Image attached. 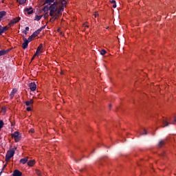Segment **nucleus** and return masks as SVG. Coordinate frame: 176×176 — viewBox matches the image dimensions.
Listing matches in <instances>:
<instances>
[{"instance_id":"obj_1","label":"nucleus","mask_w":176,"mask_h":176,"mask_svg":"<svg viewBox=\"0 0 176 176\" xmlns=\"http://www.w3.org/2000/svg\"><path fill=\"white\" fill-rule=\"evenodd\" d=\"M66 5L67 1L65 0L56 1L50 7L45 6L43 8V12H47V10H50V16L52 17V19H50V21H54L56 19H58V17L63 14L64 8H65Z\"/></svg>"},{"instance_id":"obj_2","label":"nucleus","mask_w":176,"mask_h":176,"mask_svg":"<svg viewBox=\"0 0 176 176\" xmlns=\"http://www.w3.org/2000/svg\"><path fill=\"white\" fill-rule=\"evenodd\" d=\"M13 156H14V148H12L7 152V154L6 155V160L7 162H9V160H10V159H12Z\"/></svg>"},{"instance_id":"obj_3","label":"nucleus","mask_w":176,"mask_h":176,"mask_svg":"<svg viewBox=\"0 0 176 176\" xmlns=\"http://www.w3.org/2000/svg\"><path fill=\"white\" fill-rule=\"evenodd\" d=\"M11 135L12 138H14L15 142H19V141L21 140V135H20V133H19V131H15Z\"/></svg>"},{"instance_id":"obj_4","label":"nucleus","mask_w":176,"mask_h":176,"mask_svg":"<svg viewBox=\"0 0 176 176\" xmlns=\"http://www.w3.org/2000/svg\"><path fill=\"white\" fill-rule=\"evenodd\" d=\"M39 32H41V30H38L36 32H34L32 35H31L28 39H27L28 42L30 43V42H31L34 38H36V36H38V35H39Z\"/></svg>"},{"instance_id":"obj_5","label":"nucleus","mask_w":176,"mask_h":176,"mask_svg":"<svg viewBox=\"0 0 176 176\" xmlns=\"http://www.w3.org/2000/svg\"><path fill=\"white\" fill-rule=\"evenodd\" d=\"M42 47H43V45L41 44L37 50L36 53L34 54V56H38L39 54H41V53H43V50L42 49Z\"/></svg>"},{"instance_id":"obj_6","label":"nucleus","mask_w":176,"mask_h":176,"mask_svg":"<svg viewBox=\"0 0 176 176\" xmlns=\"http://www.w3.org/2000/svg\"><path fill=\"white\" fill-rule=\"evenodd\" d=\"M19 21H20V17H16L10 21L9 25H13V24H16V23H19Z\"/></svg>"},{"instance_id":"obj_7","label":"nucleus","mask_w":176,"mask_h":176,"mask_svg":"<svg viewBox=\"0 0 176 176\" xmlns=\"http://www.w3.org/2000/svg\"><path fill=\"white\" fill-rule=\"evenodd\" d=\"M28 43L27 38H23V43L22 44L23 49H27L28 47Z\"/></svg>"},{"instance_id":"obj_8","label":"nucleus","mask_w":176,"mask_h":176,"mask_svg":"<svg viewBox=\"0 0 176 176\" xmlns=\"http://www.w3.org/2000/svg\"><path fill=\"white\" fill-rule=\"evenodd\" d=\"M30 89L32 91H35L36 90V85L34 82H31L30 84Z\"/></svg>"},{"instance_id":"obj_9","label":"nucleus","mask_w":176,"mask_h":176,"mask_svg":"<svg viewBox=\"0 0 176 176\" xmlns=\"http://www.w3.org/2000/svg\"><path fill=\"white\" fill-rule=\"evenodd\" d=\"M23 175V173L20 172L19 170H15L13 173V176H21Z\"/></svg>"},{"instance_id":"obj_10","label":"nucleus","mask_w":176,"mask_h":176,"mask_svg":"<svg viewBox=\"0 0 176 176\" xmlns=\"http://www.w3.org/2000/svg\"><path fill=\"white\" fill-rule=\"evenodd\" d=\"M8 53H9V50H0V57L1 56H5V54H8Z\"/></svg>"},{"instance_id":"obj_11","label":"nucleus","mask_w":176,"mask_h":176,"mask_svg":"<svg viewBox=\"0 0 176 176\" xmlns=\"http://www.w3.org/2000/svg\"><path fill=\"white\" fill-rule=\"evenodd\" d=\"M27 162H28V157H25V158L21 159L20 160V163H21L22 164H25Z\"/></svg>"},{"instance_id":"obj_12","label":"nucleus","mask_w":176,"mask_h":176,"mask_svg":"<svg viewBox=\"0 0 176 176\" xmlns=\"http://www.w3.org/2000/svg\"><path fill=\"white\" fill-rule=\"evenodd\" d=\"M16 93H17V89H13L10 95V98H13L14 97V94H16Z\"/></svg>"},{"instance_id":"obj_13","label":"nucleus","mask_w":176,"mask_h":176,"mask_svg":"<svg viewBox=\"0 0 176 176\" xmlns=\"http://www.w3.org/2000/svg\"><path fill=\"white\" fill-rule=\"evenodd\" d=\"M35 164V160H32L28 162L29 167H32Z\"/></svg>"},{"instance_id":"obj_14","label":"nucleus","mask_w":176,"mask_h":176,"mask_svg":"<svg viewBox=\"0 0 176 176\" xmlns=\"http://www.w3.org/2000/svg\"><path fill=\"white\" fill-rule=\"evenodd\" d=\"M25 103V105H27V107H30V105H32L34 104V100H30L29 101H26Z\"/></svg>"},{"instance_id":"obj_15","label":"nucleus","mask_w":176,"mask_h":176,"mask_svg":"<svg viewBox=\"0 0 176 176\" xmlns=\"http://www.w3.org/2000/svg\"><path fill=\"white\" fill-rule=\"evenodd\" d=\"M25 10L28 12V14H32L33 13L32 8H26Z\"/></svg>"},{"instance_id":"obj_16","label":"nucleus","mask_w":176,"mask_h":176,"mask_svg":"<svg viewBox=\"0 0 176 176\" xmlns=\"http://www.w3.org/2000/svg\"><path fill=\"white\" fill-rule=\"evenodd\" d=\"M6 15V12L5 11H1L0 12V21L2 20V17H3V16Z\"/></svg>"},{"instance_id":"obj_17","label":"nucleus","mask_w":176,"mask_h":176,"mask_svg":"<svg viewBox=\"0 0 176 176\" xmlns=\"http://www.w3.org/2000/svg\"><path fill=\"white\" fill-rule=\"evenodd\" d=\"M164 144H166V140H160V142L158 143V146L160 147H162L164 146Z\"/></svg>"},{"instance_id":"obj_18","label":"nucleus","mask_w":176,"mask_h":176,"mask_svg":"<svg viewBox=\"0 0 176 176\" xmlns=\"http://www.w3.org/2000/svg\"><path fill=\"white\" fill-rule=\"evenodd\" d=\"M41 19H42V15H40V16L36 15V16H35V18H34V20H35L36 21H39V20H41Z\"/></svg>"},{"instance_id":"obj_19","label":"nucleus","mask_w":176,"mask_h":176,"mask_svg":"<svg viewBox=\"0 0 176 176\" xmlns=\"http://www.w3.org/2000/svg\"><path fill=\"white\" fill-rule=\"evenodd\" d=\"M44 3L43 5H46V3H50L51 2H53L54 0H43Z\"/></svg>"},{"instance_id":"obj_20","label":"nucleus","mask_w":176,"mask_h":176,"mask_svg":"<svg viewBox=\"0 0 176 176\" xmlns=\"http://www.w3.org/2000/svg\"><path fill=\"white\" fill-rule=\"evenodd\" d=\"M17 2H19V3L20 5H23V4L25 3L26 0H17Z\"/></svg>"},{"instance_id":"obj_21","label":"nucleus","mask_w":176,"mask_h":176,"mask_svg":"<svg viewBox=\"0 0 176 176\" xmlns=\"http://www.w3.org/2000/svg\"><path fill=\"white\" fill-rule=\"evenodd\" d=\"M100 54H101L102 56H105V54H107V51H106L105 50H102L100 51Z\"/></svg>"},{"instance_id":"obj_22","label":"nucleus","mask_w":176,"mask_h":176,"mask_svg":"<svg viewBox=\"0 0 176 176\" xmlns=\"http://www.w3.org/2000/svg\"><path fill=\"white\" fill-rule=\"evenodd\" d=\"M163 124H164L163 127H166L168 126V122H167V121H164Z\"/></svg>"},{"instance_id":"obj_23","label":"nucleus","mask_w":176,"mask_h":176,"mask_svg":"<svg viewBox=\"0 0 176 176\" xmlns=\"http://www.w3.org/2000/svg\"><path fill=\"white\" fill-rule=\"evenodd\" d=\"M3 31L5 32V31H8V30H9V28L8 26H6L4 28H2Z\"/></svg>"},{"instance_id":"obj_24","label":"nucleus","mask_w":176,"mask_h":176,"mask_svg":"<svg viewBox=\"0 0 176 176\" xmlns=\"http://www.w3.org/2000/svg\"><path fill=\"white\" fill-rule=\"evenodd\" d=\"M3 32H5L3 31V29H2V27H0V35H2V34H3Z\"/></svg>"},{"instance_id":"obj_25","label":"nucleus","mask_w":176,"mask_h":176,"mask_svg":"<svg viewBox=\"0 0 176 176\" xmlns=\"http://www.w3.org/2000/svg\"><path fill=\"white\" fill-rule=\"evenodd\" d=\"M144 133H142V135H144H144H146L148 134V132L145 129L144 130Z\"/></svg>"},{"instance_id":"obj_26","label":"nucleus","mask_w":176,"mask_h":176,"mask_svg":"<svg viewBox=\"0 0 176 176\" xmlns=\"http://www.w3.org/2000/svg\"><path fill=\"white\" fill-rule=\"evenodd\" d=\"M27 111H28V112H30V111H32V109H31V107H27Z\"/></svg>"},{"instance_id":"obj_27","label":"nucleus","mask_w":176,"mask_h":176,"mask_svg":"<svg viewBox=\"0 0 176 176\" xmlns=\"http://www.w3.org/2000/svg\"><path fill=\"white\" fill-rule=\"evenodd\" d=\"M111 3H113V4H115V3H116V1H115V0H112V1H111Z\"/></svg>"},{"instance_id":"obj_28","label":"nucleus","mask_w":176,"mask_h":176,"mask_svg":"<svg viewBox=\"0 0 176 176\" xmlns=\"http://www.w3.org/2000/svg\"><path fill=\"white\" fill-rule=\"evenodd\" d=\"M176 122V118H175L174 121L173 122H171L173 124H175Z\"/></svg>"},{"instance_id":"obj_29","label":"nucleus","mask_w":176,"mask_h":176,"mask_svg":"<svg viewBox=\"0 0 176 176\" xmlns=\"http://www.w3.org/2000/svg\"><path fill=\"white\" fill-rule=\"evenodd\" d=\"M34 129H30V131H29V133H34Z\"/></svg>"},{"instance_id":"obj_30","label":"nucleus","mask_w":176,"mask_h":176,"mask_svg":"<svg viewBox=\"0 0 176 176\" xmlns=\"http://www.w3.org/2000/svg\"><path fill=\"white\" fill-rule=\"evenodd\" d=\"M25 31H30V28L29 27H26L25 28Z\"/></svg>"},{"instance_id":"obj_31","label":"nucleus","mask_w":176,"mask_h":176,"mask_svg":"<svg viewBox=\"0 0 176 176\" xmlns=\"http://www.w3.org/2000/svg\"><path fill=\"white\" fill-rule=\"evenodd\" d=\"M113 8L114 9H116V3L113 5Z\"/></svg>"},{"instance_id":"obj_32","label":"nucleus","mask_w":176,"mask_h":176,"mask_svg":"<svg viewBox=\"0 0 176 176\" xmlns=\"http://www.w3.org/2000/svg\"><path fill=\"white\" fill-rule=\"evenodd\" d=\"M98 13H96V14H94V17H98Z\"/></svg>"},{"instance_id":"obj_33","label":"nucleus","mask_w":176,"mask_h":176,"mask_svg":"<svg viewBox=\"0 0 176 176\" xmlns=\"http://www.w3.org/2000/svg\"><path fill=\"white\" fill-rule=\"evenodd\" d=\"M35 57H36V56L34 55V56L32 58V60H34V58H35Z\"/></svg>"},{"instance_id":"obj_34","label":"nucleus","mask_w":176,"mask_h":176,"mask_svg":"<svg viewBox=\"0 0 176 176\" xmlns=\"http://www.w3.org/2000/svg\"><path fill=\"white\" fill-rule=\"evenodd\" d=\"M27 32L28 31H26V30H25L23 32H24V34H25V35H27Z\"/></svg>"},{"instance_id":"obj_35","label":"nucleus","mask_w":176,"mask_h":176,"mask_svg":"<svg viewBox=\"0 0 176 176\" xmlns=\"http://www.w3.org/2000/svg\"><path fill=\"white\" fill-rule=\"evenodd\" d=\"M85 26L87 27V28H89V25H85Z\"/></svg>"},{"instance_id":"obj_36","label":"nucleus","mask_w":176,"mask_h":176,"mask_svg":"<svg viewBox=\"0 0 176 176\" xmlns=\"http://www.w3.org/2000/svg\"><path fill=\"white\" fill-rule=\"evenodd\" d=\"M2 111H3V112H5V108H2Z\"/></svg>"},{"instance_id":"obj_37","label":"nucleus","mask_w":176,"mask_h":176,"mask_svg":"<svg viewBox=\"0 0 176 176\" xmlns=\"http://www.w3.org/2000/svg\"><path fill=\"white\" fill-rule=\"evenodd\" d=\"M58 32H60V29H58Z\"/></svg>"},{"instance_id":"obj_38","label":"nucleus","mask_w":176,"mask_h":176,"mask_svg":"<svg viewBox=\"0 0 176 176\" xmlns=\"http://www.w3.org/2000/svg\"><path fill=\"white\" fill-rule=\"evenodd\" d=\"M60 74L63 75V72H61Z\"/></svg>"}]
</instances>
